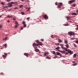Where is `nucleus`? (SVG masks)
<instances>
[{
	"mask_svg": "<svg viewBox=\"0 0 78 78\" xmlns=\"http://www.w3.org/2000/svg\"><path fill=\"white\" fill-rule=\"evenodd\" d=\"M66 18H67L68 20H69V19H70V17L68 16H67L66 17Z\"/></svg>",
	"mask_w": 78,
	"mask_h": 78,
	"instance_id": "20",
	"label": "nucleus"
},
{
	"mask_svg": "<svg viewBox=\"0 0 78 78\" xmlns=\"http://www.w3.org/2000/svg\"><path fill=\"white\" fill-rule=\"evenodd\" d=\"M73 62L74 64H75V62Z\"/></svg>",
	"mask_w": 78,
	"mask_h": 78,
	"instance_id": "52",
	"label": "nucleus"
},
{
	"mask_svg": "<svg viewBox=\"0 0 78 78\" xmlns=\"http://www.w3.org/2000/svg\"><path fill=\"white\" fill-rule=\"evenodd\" d=\"M65 46L67 47V48H69V44H66V45H65Z\"/></svg>",
	"mask_w": 78,
	"mask_h": 78,
	"instance_id": "16",
	"label": "nucleus"
},
{
	"mask_svg": "<svg viewBox=\"0 0 78 78\" xmlns=\"http://www.w3.org/2000/svg\"><path fill=\"white\" fill-rule=\"evenodd\" d=\"M67 24H66V25H65V26H67Z\"/></svg>",
	"mask_w": 78,
	"mask_h": 78,
	"instance_id": "53",
	"label": "nucleus"
},
{
	"mask_svg": "<svg viewBox=\"0 0 78 78\" xmlns=\"http://www.w3.org/2000/svg\"><path fill=\"white\" fill-rule=\"evenodd\" d=\"M76 54H74L73 55V57L74 58H75V57H76Z\"/></svg>",
	"mask_w": 78,
	"mask_h": 78,
	"instance_id": "24",
	"label": "nucleus"
},
{
	"mask_svg": "<svg viewBox=\"0 0 78 78\" xmlns=\"http://www.w3.org/2000/svg\"><path fill=\"white\" fill-rule=\"evenodd\" d=\"M7 17H8V18H11V17H12V16H10L9 15L7 16Z\"/></svg>",
	"mask_w": 78,
	"mask_h": 78,
	"instance_id": "13",
	"label": "nucleus"
},
{
	"mask_svg": "<svg viewBox=\"0 0 78 78\" xmlns=\"http://www.w3.org/2000/svg\"><path fill=\"white\" fill-rule=\"evenodd\" d=\"M59 48H60L59 47H58L57 48H56V50H59Z\"/></svg>",
	"mask_w": 78,
	"mask_h": 78,
	"instance_id": "30",
	"label": "nucleus"
},
{
	"mask_svg": "<svg viewBox=\"0 0 78 78\" xmlns=\"http://www.w3.org/2000/svg\"><path fill=\"white\" fill-rule=\"evenodd\" d=\"M6 8H8V7H5Z\"/></svg>",
	"mask_w": 78,
	"mask_h": 78,
	"instance_id": "57",
	"label": "nucleus"
},
{
	"mask_svg": "<svg viewBox=\"0 0 78 78\" xmlns=\"http://www.w3.org/2000/svg\"><path fill=\"white\" fill-rule=\"evenodd\" d=\"M21 1H22V2H24V0H21Z\"/></svg>",
	"mask_w": 78,
	"mask_h": 78,
	"instance_id": "49",
	"label": "nucleus"
},
{
	"mask_svg": "<svg viewBox=\"0 0 78 78\" xmlns=\"http://www.w3.org/2000/svg\"><path fill=\"white\" fill-rule=\"evenodd\" d=\"M41 41H44V39H41Z\"/></svg>",
	"mask_w": 78,
	"mask_h": 78,
	"instance_id": "42",
	"label": "nucleus"
},
{
	"mask_svg": "<svg viewBox=\"0 0 78 78\" xmlns=\"http://www.w3.org/2000/svg\"><path fill=\"white\" fill-rule=\"evenodd\" d=\"M1 75H3V73H1Z\"/></svg>",
	"mask_w": 78,
	"mask_h": 78,
	"instance_id": "55",
	"label": "nucleus"
},
{
	"mask_svg": "<svg viewBox=\"0 0 78 78\" xmlns=\"http://www.w3.org/2000/svg\"><path fill=\"white\" fill-rule=\"evenodd\" d=\"M74 45L75 47H77V46H76V45L75 44H74Z\"/></svg>",
	"mask_w": 78,
	"mask_h": 78,
	"instance_id": "33",
	"label": "nucleus"
},
{
	"mask_svg": "<svg viewBox=\"0 0 78 78\" xmlns=\"http://www.w3.org/2000/svg\"><path fill=\"white\" fill-rule=\"evenodd\" d=\"M19 6L20 8H22L23 7V5H20Z\"/></svg>",
	"mask_w": 78,
	"mask_h": 78,
	"instance_id": "21",
	"label": "nucleus"
},
{
	"mask_svg": "<svg viewBox=\"0 0 78 78\" xmlns=\"http://www.w3.org/2000/svg\"><path fill=\"white\" fill-rule=\"evenodd\" d=\"M77 27H78V25H77Z\"/></svg>",
	"mask_w": 78,
	"mask_h": 78,
	"instance_id": "56",
	"label": "nucleus"
},
{
	"mask_svg": "<svg viewBox=\"0 0 78 78\" xmlns=\"http://www.w3.org/2000/svg\"><path fill=\"white\" fill-rule=\"evenodd\" d=\"M27 3H29V2H30V1H29V0H27Z\"/></svg>",
	"mask_w": 78,
	"mask_h": 78,
	"instance_id": "36",
	"label": "nucleus"
},
{
	"mask_svg": "<svg viewBox=\"0 0 78 78\" xmlns=\"http://www.w3.org/2000/svg\"><path fill=\"white\" fill-rule=\"evenodd\" d=\"M76 30H78V28H76Z\"/></svg>",
	"mask_w": 78,
	"mask_h": 78,
	"instance_id": "47",
	"label": "nucleus"
},
{
	"mask_svg": "<svg viewBox=\"0 0 78 78\" xmlns=\"http://www.w3.org/2000/svg\"><path fill=\"white\" fill-rule=\"evenodd\" d=\"M65 42L66 44L67 43V40H65Z\"/></svg>",
	"mask_w": 78,
	"mask_h": 78,
	"instance_id": "26",
	"label": "nucleus"
},
{
	"mask_svg": "<svg viewBox=\"0 0 78 78\" xmlns=\"http://www.w3.org/2000/svg\"><path fill=\"white\" fill-rule=\"evenodd\" d=\"M24 55H25V56H27V57H28V56H29V54L28 53H25L24 54Z\"/></svg>",
	"mask_w": 78,
	"mask_h": 78,
	"instance_id": "12",
	"label": "nucleus"
},
{
	"mask_svg": "<svg viewBox=\"0 0 78 78\" xmlns=\"http://www.w3.org/2000/svg\"><path fill=\"white\" fill-rule=\"evenodd\" d=\"M73 6H75V4H73Z\"/></svg>",
	"mask_w": 78,
	"mask_h": 78,
	"instance_id": "37",
	"label": "nucleus"
},
{
	"mask_svg": "<svg viewBox=\"0 0 78 78\" xmlns=\"http://www.w3.org/2000/svg\"><path fill=\"white\" fill-rule=\"evenodd\" d=\"M37 46H38V44H37L36 43H34L33 44V46L35 48V51L36 52H39V49L37 48Z\"/></svg>",
	"mask_w": 78,
	"mask_h": 78,
	"instance_id": "2",
	"label": "nucleus"
},
{
	"mask_svg": "<svg viewBox=\"0 0 78 78\" xmlns=\"http://www.w3.org/2000/svg\"><path fill=\"white\" fill-rule=\"evenodd\" d=\"M74 39H75V38L73 37L71 38V40H74Z\"/></svg>",
	"mask_w": 78,
	"mask_h": 78,
	"instance_id": "31",
	"label": "nucleus"
},
{
	"mask_svg": "<svg viewBox=\"0 0 78 78\" xmlns=\"http://www.w3.org/2000/svg\"><path fill=\"white\" fill-rule=\"evenodd\" d=\"M72 14V15H73L74 16H76V13H73Z\"/></svg>",
	"mask_w": 78,
	"mask_h": 78,
	"instance_id": "15",
	"label": "nucleus"
},
{
	"mask_svg": "<svg viewBox=\"0 0 78 78\" xmlns=\"http://www.w3.org/2000/svg\"><path fill=\"white\" fill-rule=\"evenodd\" d=\"M13 20H16V18H13Z\"/></svg>",
	"mask_w": 78,
	"mask_h": 78,
	"instance_id": "41",
	"label": "nucleus"
},
{
	"mask_svg": "<svg viewBox=\"0 0 78 78\" xmlns=\"http://www.w3.org/2000/svg\"><path fill=\"white\" fill-rule=\"evenodd\" d=\"M67 54H68V53H66V55H67Z\"/></svg>",
	"mask_w": 78,
	"mask_h": 78,
	"instance_id": "54",
	"label": "nucleus"
},
{
	"mask_svg": "<svg viewBox=\"0 0 78 78\" xmlns=\"http://www.w3.org/2000/svg\"><path fill=\"white\" fill-rule=\"evenodd\" d=\"M29 19H30V17H28L27 18V20H29Z\"/></svg>",
	"mask_w": 78,
	"mask_h": 78,
	"instance_id": "38",
	"label": "nucleus"
},
{
	"mask_svg": "<svg viewBox=\"0 0 78 78\" xmlns=\"http://www.w3.org/2000/svg\"><path fill=\"white\" fill-rule=\"evenodd\" d=\"M23 25L24 27L25 28L26 27V24H25V21L23 22Z\"/></svg>",
	"mask_w": 78,
	"mask_h": 78,
	"instance_id": "11",
	"label": "nucleus"
},
{
	"mask_svg": "<svg viewBox=\"0 0 78 78\" xmlns=\"http://www.w3.org/2000/svg\"><path fill=\"white\" fill-rule=\"evenodd\" d=\"M2 15L0 16V18H1L2 17Z\"/></svg>",
	"mask_w": 78,
	"mask_h": 78,
	"instance_id": "48",
	"label": "nucleus"
},
{
	"mask_svg": "<svg viewBox=\"0 0 78 78\" xmlns=\"http://www.w3.org/2000/svg\"><path fill=\"white\" fill-rule=\"evenodd\" d=\"M48 54V52H45L44 53V56H46V55H47Z\"/></svg>",
	"mask_w": 78,
	"mask_h": 78,
	"instance_id": "14",
	"label": "nucleus"
},
{
	"mask_svg": "<svg viewBox=\"0 0 78 78\" xmlns=\"http://www.w3.org/2000/svg\"><path fill=\"white\" fill-rule=\"evenodd\" d=\"M44 19H48V16H47V15L44 14Z\"/></svg>",
	"mask_w": 78,
	"mask_h": 78,
	"instance_id": "8",
	"label": "nucleus"
},
{
	"mask_svg": "<svg viewBox=\"0 0 78 78\" xmlns=\"http://www.w3.org/2000/svg\"><path fill=\"white\" fill-rule=\"evenodd\" d=\"M7 40V37H5V38H4L3 39V40H4V41H5V40Z\"/></svg>",
	"mask_w": 78,
	"mask_h": 78,
	"instance_id": "28",
	"label": "nucleus"
},
{
	"mask_svg": "<svg viewBox=\"0 0 78 78\" xmlns=\"http://www.w3.org/2000/svg\"><path fill=\"white\" fill-rule=\"evenodd\" d=\"M36 42H37V44H38V45H41V46H42V45H43V44H42V42L39 41L38 40H37L36 41Z\"/></svg>",
	"mask_w": 78,
	"mask_h": 78,
	"instance_id": "5",
	"label": "nucleus"
},
{
	"mask_svg": "<svg viewBox=\"0 0 78 78\" xmlns=\"http://www.w3.org/2000/svg\"><path fill=\"white\" fill-rule=\"evenodd\" d=\"M26 9H27V11H29V10H30V8H26Z\"/></svg>",
	"mask_w": 78,
	"mask_h": 78,
	"instance_id": "25",
	"label": "nucleus"
},
{
	"mask_svg": "<svg viewBox=\"0 0 78 78\" xmlns=\"http://www.w3.org/2000/svg\"><path fill=\"white\" fill-rule=\"evenodd\" d=\"M46 58L47 59H50V57H49L48 56L46 57Z\"/></svg>",
	"mask_w": 78,
	"mask_h": 78,
	"instance_id": "29",
	"label": "nucleus"
},
{
	"mask_svg": "<svg viewBox=\"0 0 78 78\" xmlns=\"http://www.w3.org/2000/svg\"><path fill=\"white\" fill-rule=\"evenodd\" d=\"M76 44H78V41H76Z\"/></svg>",
	"mask_w": 78,
	"mask_h": 78,
	"instance_id": "34",
	"label": "nucleus"
},
{
	"mask_svg": "<svg viewBox=\"0 0 78 78\" xmlns=\"http://www.w3.org/2000/svg\"><path fill=\"white\" fill-rule=\"evenodd\" d=\"M76 64H75L73 65V66H76Z\"/></svg>",
	"mask_w": 78,
	"mask_h": 78,
	"instance_id": "43",
	"label": "nucleus"
},
{
	"mask_svg": "<svg viewBox=\"0 0 78 78\" xmlns=\"http://www.w3.org/2000/svg\"><path fill=\"white\" fill-rule=\"evenodd\" d=\"M3 27V25H0V29H1V28H2Z\"/></svg>",
	"mask_w": 78,
	"mask_h": 78,
	"instance_id": "19",
	"label": "nucleus"
},
{
	"mask_svg": "<svg viewBox=\"0 0 78 78\" xmlns=\"http://www.w3.org/2000/svg\"><path fill=\"white\" fill-rule=\"evenodd\" d=\"M15 27L16 28H17V27H18V22L17 21H15Z\"/></svg>",
	"mask_w": 78,
	"mask_h": 78,
	"instance_id": "7",
	"label": "nucleus"
},
{
	"mask_svg": "<svg viewBox=\"0 0 78 78\" xmlns=\"http://www.w3.org/2000/svg\"><path fill=\"white\" fill-rule=\"evenodd\" d=\"M7 45V44H4V46L6 48V46Z\"/></svg>",
	"mask_w": 78,
	"mask_h": 78,
	"instance_id": "32",
	"label": "nucleus"
},
{
	"mask_svg": "<svg viewBox=\"0 0 78 78\" xmlns=\"http://www.w3.org/2000/svg\"><path fill=\"white\" fill-rule=\"evenodd\" d=\"M7 22H9V20H8Z\"/></svg>",
	"mask_w": 78,
	"mask_h": 78,
	"instance_id": "51",
	"label": "nucleus"
},
{
	"mask_svg": "<svg viewBox=\"0 0 78 78\" xmlns=\"http://www.w3.org/2000/svg\"><path fill=\"white\" fill-rule=\"evenodd\" d=\"M14 9H18V8H17V7H15L14 8Z\"/></svg>",
	"mask_w": 78,
	"mask_h": 78,
	"instance_id": "40",
	"label": "nucleus"
},
{
	"mask_svg": "<svg viewBox=\"0 0 78 78\" xmlns=\"http://www.w3.org/2000/svg\"><path fill=\"white\" fill-rule=\"evenodd\" d=\"M57 3H57V2L55 3V5H57Z\"/></svg>",
	"mask_w": 78,
	"mask_h": 78,
	"instance_id": "45",
	"label": "nucleus"
},
{
	"mask_svg": "<svg viewBox=\"0 0 78 78\" xmlns=\"http://www.w3.org/2000/svg\"><path fill=\"white\" fill-rule=\"evenodd\" d=\"M58 51H60V52H62V53H63L65 52V51H60L59 50Z\"/></svg>",
	"mask_w": 78,
	"mask_h": 78,
	"instance_id": "17",
	"label": "nucleus"
},
{
	"mask_svg": "<svg viewBox=\"0 0 78 78\" xmlns=\"http://www.w3.org/2000/svg\"><path fill=\"white\" fill-rule=\"evenodd\" d=\"M56 53H57V55H60V53L58 52H57Z\"/></svg>",
	"mask_w": 78,
	"mask_h": 78,
	"instance_id": "23",
	"label": "nucleus"
},
{
	"mask_svg": "<svg viewBox=\"0 0 78 78\" xmlns=\"http://www.w3.org/2000/svg\"><path fill=\"white\" fill-rule=\"evenodd\" d=\"M23 27H22L21 28V30H23Z\"/></svg>",
	"mask_w": 78,
	"mask_h": 78,
	"instance_id": "44",
	"label": "nucleus"
},
{
	"mask_svg": "<svg viewBox=\"0 0 78 78\" xmlns=\"http://www.w3.org/2000/svg\"><path fill=\"white\" fill-rule=\"evenodd\" d=\"M58 8H60L62 6V3H60L58 4Z\"/></svg>",
	"mask_w": 78,
	"mask_h": 78,
	"instance_id": "6",
	"label": "nucleus"
},
{
	"mask_svg": "<svg viewBox=\"0 0 78 78\" xmlns=\"http://www.w3.org/2000/svg\"><path fill=\"white\" fill-rule=\"evenodd\" d=\"M60 45L61 46V48L63 49H65L66 51H68L69 53H70L71 54H73V51H71L70 50L68 49L67 48H65L63 46L64 45L62 44H60Z\"/></svg>",
	"mask_w": 78,
	"mask_h": 78,
	"instance_id": "1",
	"label": "nucleus"
},
{
	"mask_svg": "<svg viewBox=\"0 0 78 78\" xmlns=\"http://www.w3.org/2000/svg\"><path fill=\"white\" fill-rule=\"evenodd\" d=\"M53 54H54V55H57V54L56 53H55V51H53Z\"/></svg>",
	"mask_w": 78,
	"mask_h": 78,
	"instance_id": "18",
	"label": "nucleus"
},
{
	"mask_svg": "<svg viewBox=\"0 0 78 78\" xmlns=\"http://www.w3.org/2000/svg\"><path fill=\"white\" fill-rule=\"evenodd\" d=\"M68 34L69 35V36H75V33L73 32H68Z\"/></svg>",
	"mask_w": 78,
	"mask_h": 78,
	"instance_id": "4",
	"label": "nucleus"
},
{
	"mask_svg": "<svg viewBox=\"0 0 78 78\" xmlns=\"http://www.w3.org/2000/svg\"><path fill=\"white\" fill-rule=\"evenodd\" d=\"M7 1H8V2H9V1H11V0H7Z\"/></svg>",
	"mask_w": 78,
	"mask_h": 78,
	"instance_id": "46",
	"label": "nucleus"
},
{
	"mask_svg": "<svg viewBox=\"0 0 78 78\" xmlns=\"http://www.w3.org/2000/svg\"><path fill=\"white\" fill-rule=\"evenodd\" d=\"M55 45H59V43L55 44Z\"/></svg>",
	"mask_w": 78,
	"mask_h": 78,
	"instance_id": "39",
	"label": "nucleus"
},
{
	"mask_svg": "<svg viewBox=\"0 0 78 78\" xmlns=\"http://www.w3.org/2000/svg\"><path fill=\"white\" fill-rule=\"evenodd\" d=\"M12 4H14V5H17V2H12L9 3L8 4L9 5L8 7H12Z\"/></svg>",
	"mask_w": 78,
	"mask_h": 78,
	"instance_id": "3",
	"label": "nucleus"
},
{
	"mask_svg": "<svg viewBox=\"0 0 78 78\" xmlns=\"http://www.w3.org/2000/svg\"><path fill=\"white\" fill-rule=\"evenodd\" d=\"M21 13L22 14H24L23 12H22Z\"/></svg>",
	"mask_w": 78,
	"mask_h": 78,
	"instance_id": "50",
	"label": "nucleus"
},
{
	"mask_svg": "<svg viewBox=\"0 0 78 78\" xmlns=\"http://www.w3.org/2000/svg\"><path fill=\"white\" fill-rule=\"evenodd\" d=\"M58 41L59 42H62V40H61L60 39H58Z\"/></svg>",
	"mask_w": 78,
	"mask_h": 78,
	"instance_id": "22",
	"label": "nucleus"
},
{
	"mask_svg": "<svg viewBox=\"0 0 78 78\" xmlns=\"http://www.w3.org/2000/svg\"><path fill=\"white\" fill-rule=\"evenodd\" d=\"M75 3L74 0L70 1L69 2V4H70V3Z\"/></svg>",
	"mask_w": 78,
	"mask_h": 78,
	"instance_id": "9",
	"label": "nucleus"
},
{
	"mask_svg": "<svg viewBox=\"0 0 78 78\" xmlns=\"http://www.w3.org/2000/svg\"><path fill=\"white\" fill-rule=\"evenodd\" d=\"M51 37H52V38H53V37H54V36L53 35H51Z\"/></svg>",
	"mask_w": 78,
	"mask_h": 78,
	"instance_id": "35",
	"label": "nucleus"
},
{
	"mask_svg": "<svg viewBox=\"0 0 78 78\" xmlns=\"http://www.w3.org/2000/svg\"><path fill=\"white\" fill-rule=\"evenodd\" d=\"M1 3L2 5H4V4H5V3L4 2H1Z\"/></svg>",
	"mask_w": 78,
	"mask_h": 78,
	"instance_id": "27",
	"label": "nucleus"
},
{
	"mask_svg": "<svg viewBox=\"0 0 78 78\" xmlns=\"http://www.w3.org/2000/svg\"><path fill=\"white\" fill-rule=\"evenodd\" d=\"M4 55H2V57L5 59V58L6 57V56H7V53H5Z\"/></svg>",
	"mask_w": 78,
	"mask_h": 78,
	"instance_id": "10",
	"label": "nucleus"
}]
</instances>
